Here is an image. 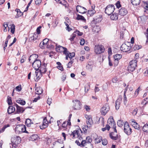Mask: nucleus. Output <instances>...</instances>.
I'll list each match as a JSON object with an SVG mask.
<instances>
[{"label": "nucleus", "instance_id": "obj_52", "mask_svg": "<svg viewBox=\"0 0 148 148\" xmlns=\"http://www.w3.org/2000/svg\"><path fill=\"white\" fill-rule=\"evenodd\" d=\"M90 88V86L88 84H86L85 86V91L87 92Z\"/></svg>", "mask_w": 148, "mask_h": 148}, {"label": "nucleus", "instance_id": "obj_46", "mask_svg": "<svg viewBox=\"0 0 148 148\" xmlns=\"http://www.w3.org/2000/svg\"><path fill=\"white\" fill-rule=\"evenodd\" d=\"M87 69L91 71L92 70L93 66L91 64L88 63L86 66Z\"/></svg>", "mask_w": 148, "mask_h": 148}, {"label": "nucleus", "instance_id": "obj_11", "mask_svg": "<svg viewBox=\"0 0 148 148\" xmlns=\"http://www.w3.org/2000/svg\"><path fill=\"white\" fill-rule=\"evenodd\" d=\"M11 141L13 144L16 145L19 144L21 142V138L18 136H14L12 138Z\"/></svg>", "mask_w": 148, "mask_h": 148}, {"label": "nucleus", "instance_id": "obj_55", "mask_svg": "<svg viewBox=\"0 0 148 148\" xmlns=\"http://www.w3.org/2000/svg\"><path fill=\"white\" fill-rule=\"evenodd\" d=\"M141 48V46H139L138 45H135L133 47V49H134V50H138L140 49Z\"/></svg>", "mask_w": 148, "mask_h": 148}, {"label": "nucleus", "instance_id": "obj_59", "mask_svg": "<svg viewBox=\"0 0 148 148\" xmlns=\"http://www.w3.org/2000/svg\"><path fill=\"white\" fill-rule=\"evenodd\" d=\"M76 34H75V33L74 32L73 34H72L71 36L72 37L70 38V40H71V41H73L74 39V38H75L76 36Z\"/></svg>", "mask_w": 148, "mask_h": 148}, {"label": "nucleus", "instance_id": "obj_4", "mask_svg": "<svg viewBox=\"0 0 148 148\" xmlns=\"http://www.w3.org/2000/svg\"><path fill=\"white\" fill-rule=\"evenodd\" d=\"M114 9V5H109L106 8L105 10V12L108 15H110L113 13Z\"/></svg>", "mask_w": 148, "mask_h": 148}, {"label": "nucleus", "instance_id": "obj_64", "mask_svg": "<svg viewBox=\"0 0 148 148\" xmlns=\"http://www.w3.org/2000/svg\"><path fill=\"white\" fill-rule=\"evenodd\" d=\"M73 62L72 61H71L69 62L67 65V67L69 68H71L72 65V64Z\"/></svg>", "mask_w": 148, "mask_h": 148}, {"label": "nucleus", "instance_id": "obj_16", "mask_svg": "<svg viewBox=\"0 0 148 148\" xmlns=\"http://www.w3.org/2000/svg\"><path fill=\"white\" fill-rule=\"evenodd\" d=\"M130 123L131 125L135 129H138L140 128L139 125L136 122L134 119H131Z\"/></svg>", "mask_w": 148, "mask_h": 148}, {"label": "nucleus", "instance_id": "obj_14", "mask_svg": "<svg viewBox=\"0 0 148 148\" xmlns=\"http://www.w3.org/2000/svg\"><path fill=\"white\" fill-rule=\"evenodd\" d=\"M76 10L77 12L79 13L84 14L86 12V9L82 7L79 5H77L76 7Z\"/></svg>", "mask_w": 148, "mask_h": 148}, {"label": "nucleus", "instance_id": "obj_1", "mask_svg": "<svg viewBox=\"0 0 148 148\" xmlns=\"http://www.w3.org/2000/svg\"><path fill=\"white\" fill-rule=\"evenodd\" d=\"M47 64L44 63L41 66L40 69H39V71H36L35 73L34 79L36 81H38L40 78L42 76V74L46 73L47 75L49 76L50 71L47 70L46 68Z\"/></svg>", "mask_w": 148, "mask_h": 148}, {"label": "nucleus", "instance_id": "obj_58", "mask_svg": "<svg viewBox=\"0 0 148 148\" xmlns=\"http://www.w3.org/2000/svg\"><path fill=\"white\" fill-rule=\"evenodd\" d=\"M148 102V98H147L146 99H145L144 101H142L141 102V104H145L146 105Z\"/></svg>", "mask_w": 148, "mask_h": 148}, {"label": "nucleus", "instance_id": "obj_31", "mask_svg": "<svg viewBox=\"0 0 148 148\" xmlns=\"http://www.w3.org/2000/svg\"><path fill=\"white\" fill-rule=\"evenodd\" d=\"M25 123L27 126L28 127H30L31 124L33 123L32 120L29 119H26Z\"/></svg>", "mask_w": 148, "mask_h": 148}, {"label": "nucleus", "instance_id": "obj_24", "mask_svg": "<svg viewBox=\"0 0 148 148\" xmlns=\"http://www.w3.org/2000/svg\"><path fill=\"white\" fill-rule=\"evenodd\" d=\"M102 20L101 16L100 15H98L96 17L93 18V21L95 23H99Z\"/></svg>", "mask_w": 148, "mask_h": 148}, {"label": "nucleus", "instance_id": "obj_5", "mask_svg": "<svg viewBox=\"0 0 148 148\" xmlns=\"http://www.w3.org/2000/svg\"><path fill=\"white\" fill-rule=\"evenodd\" d=\"M41 61L39 60H35L32 64V66L35 69L38 70V69H40V68L42 65Z\"/></svg>", "mask_w": 148, "mask_h": 148}, {"label": "nucleus", "instance_id": "obj_8", "mask_svg": "<svg viewBox=\"0 0 148 148\" xmlns=\"http://www.w3.org/2000/svg\"><path fill=\"white\" fill-rule=\"evenodd\" d=\"M110 109L109 106L108 104H106L104 105L101 109V114L103 115L106 114L109 111Z\"/></svg>", "mask_w": 148, "mask_h": 148}, {"label": "nucleus", "instance_id": "obj_28", "mask_svg": "<svg viewBox=\"0 0 148 148\" xmlns=\"http://www.w3.org/2000/svg\"><path fill=\"white\" fill-rule=\"evenodd\" d=\"M111 19L113 20H116L118 18V14L117 13L113 14L110 16Z\"/></svg>", "mask_w": 148, "mask_h": 148}, {"label": "nucleus", "instance_id": "obj_18", "mask_svg": "<svg viewBox=\"0 0 148 148\" xmlns=\"http://www.w3.org/2000/svg\"><path fill=\"white\" fill-rule=\"evenodd\" d=\"M122 100V97L121 96H119L118 99L116 101L115 103V107L117 110H118L119 109L121 102Z\"/></svg>", "mask_w": 148, "mask_h": 148}, {"label": "nucleus", "instance_id": "obj_57", "mask_svg": "<svg viewBox=\"0 0 148 148\" xmlns=\"http://www.w3.org/2000/svg\"><path fill=\"white\" fill-rule=\"evenodd\" d=\"M101 141H102V144L103 145H106L108 144V141L106 139L102 140Z\"/></svg>", "mask_w": 148, "mask_h": 148}, {"label": "nucleus", "instance_id": "obj_60", "mask_svg": "<svg viewBox=\"0 0 148 148\" xmlns=\"http://www.w3.org/2000/svg\"><path fill=\"white\" fill-rule=\"evenodd\" d=\"M26 127L25 125H24L23 127L21 128L22 132H23L27 133V132L26 130Z\"/></svg>", "mask_w": 148, "mask_h": 148}, {"label": "nucleus", "instance_id": "obj_15", "mask_svg": "<svg viewBox=\"0 0 148 148\" xmlns=\"http://www.w3.org/2000/svg\"><path fill=\"white\" fill-rule=\"evenodd\" d=\"M48 125V122L47 120L46 117H45L43 120L42 125L40 126L41 129H44L47 127Z\"/></svg>", "mask_w": 148, "mask_h": 148}, {"label": "nucleus", "instance_id": "obj_38", "mask_svg": "<svg viewBox=\"0 0 148 148\" xmlns=\"http://www.w3.org/2000/svg\"><path fill=\"white\" fill-rule=\"evenodd\" d=\"M87 126L90 127L93 124V121L92 119H90L89 120H86V121Z\"/></svg>", "mask_w": 148, "mask_h": 148}, {"label": "nucleus", "instance_id": "obj_7", "mask_svg": "<svg viewBox=\"0 0 148 148\" xmlns=\"http://www.w3.org/2000/svg\"><path fill=\"white\" fill-rule=\"evenodd\" d=\"M131 47L130 46L126 44H123L121 46V50L123 52H127L128 53H130L131 51L130 49Z\"/></svg>", "mask_w": 148, "mask_h": 148}, {"label": "nucleus", "instance_id": "obj_56", "mask_svg": "<svg viewBox=\"0 0 148 148\" xmlns=\"http://www.w3.org/2000/svg\"><path fill=\"white\" fill-rule=\"evenodd\" d=\"M3 26L4 27V29L3 31L4 32H6L7 31L6 28L8 27V24L7 23H4V24L3 25Z\"/></svg>", "mask_w": 148, "mask_h": 148}, {"label": "nucleus", "instance_id": "obj_13", "mask_svg": "<svg viewBox=\"0 0 148 148\" xmlns=\"http://www.w3.org/2000/svg\"><path fill=\"white\" fill-rule=\"evenodd\" d=\"M56 49L57 51L59 52L63 51V53L66 55H67L69 53V52L67 51V49L66 48L61 46H59L56 48Z\"/></svg>", "mask_w": 148, "mask_h": 148}, {"label": "nucleus", "instance_id": "obj_9", "mask_svg": "<svg viewBox=\"0 0 148 148\" xmlns=\"http://www.w3.org/2000/svg\"><path fill=\"white\" fill-rule=\"evenodd\" d=\"M82 133V131L81 129L73 131L70 134L71 136H73V138H76L80 136Z\"/></svg>", "mask_w": 148, "mask_h": 148}, {"label": "nucleus", "instance_id": "obj_42", "mask_svg": "<svg viewBox=\"0 0 148 148\" xmlns=\"http://www.w3.org/2000/svg\"><path fill=\"white\" fill-rule=\"evenodd\" d=\"M76 19L78 20H81L84 22H85L86 21V19L83 16L79 15H77Z\"/></svg>", "mask_w": 148, "mask_h": 148}, {"label": "nucleus", "instance_id": "obj_44", "mask_svg": "<svg viewBox=\"0 0 148 148\" xmlns=\"http://www.w3.org/2000/svg\"><path fill=\"white\" fill-rule=\"evenodd\" d=\"M57 64L58 65L57 66L58 69L61 71H62L63 70V68L61 66V63L59 62H58L57 63Z\"/></svg>", "mask_w": 148, "mask_h": 148}, {"label": "nucleus", "instance_id": "obj_35", "mask_svg": "<svg viewBox=\"0 0 148 148\" xmlns=\"http://www.w3.org/2000/svg\"><path fill=\"white\" fill-rule=\"evenodd\" d=\"M115 133L112 132L110 134V138L113 140H116L118 138V136L116 134V136H114Z\"/></svg>", "mask_w": 148, "mask_h": 148}, {"label": "nucleus", "instance_id": "obj_34", "mask_svg": "<svg viewBox=\"0 0 148 148\" xmlns=\"http://www.w3.org/2000/svg\"><path fill=\"white\" fill-rule=\"evenodd\" d=\"M16 102L23 105H25L26 103V102L25 101L21 99V98H19L18 99L16 100Z\"/></svg>", "mask_w": 148, "mask_h": 148}, {"label": "nucleus", "instance_id": "obj_23", "mask_svg": "<svg viewBox=\"0 0 148 148\" xmlns=\"http://www.w3.org/2000/svg\"><path fill=\"white\" fill-rule=\"evenodd\" d=\"M55 43L54 42H52L51 40H49L48 45H47L46 48H53L54 47Z\"/></svg>", "mask_w": 148, "mask_h": 148}, {"label": "nucleus", "instance_id": "obj_48", "mask_svg": "<svg viewBox=\"0 0 148 148\" xmlns=\"http://www.w3.org/2000/svg\"><path fill=\"white\" fill-rule=\"evenodd\" d=\"M88 127H89V126H88L87 125H84L83 126L82 130H83V131H84V133H87Z\"/></svg>", "mask_w": 148, "mask_h": 148}, {"label": "nucleus", "instance_id": "obj_36", "mask_svg": "<svg viewBox=\"0 0 148 148\" xmlns=\"http://www.w3.org/2000/svg\"><path fill=\"white\" fill-rule=\"evenodd\" d=\"M83 147L85 146V148H93V145L91 143H90L87 144H85L83 145H82Z\"/></svg>", "mask_w": 148, "mask_h": 148}, {"label": "nucleus", "instance_id": "obj_63", "mask_svg": "<svg viewBox=\"0 0 148 148\" xmlns=\"http://www.w3.org/2000/svg\"><path fill=\"white\" fill-rule=\"evenodd\" d=\"M85 42V40L84 39L82 38L81 39L80 42V44L81 45H84Z\"/></svg>", "mask_w": 148, "mask_h": 148}, {"label": "nucleus", "instance_id": "obj_51", "mask_svg": "<svg viewBox=\"0 0 148 148\" xmlns=\"http://www.w3.org/2000/svg\"><path fill=\"white\" fill-rule=\"evenodd\" d=\"M15 29V25L14 24H12L11 27L10 32L13 34L14 33Z\"/></svg>", "mask_w": 148, "mask_h": 148}, {"label": "nucleus", "instance_id": "obj_45", "mask_svg": "<svg viewBox=\"0 0 148 148\" xmlns=\"http://www.w3.org/2000/svg\"><path fill=\"white\" fill-rule=\"evenodd\" d=\"M144 132H148V124H145L142 128Z\"/></svg>", "mask_w": 148, "mask_h": 148}, {"label": "nucleus", "instance_id": "obj_33", "mask_svg": "<svg viewBox=\"0 0 148 148\" xmlns=\"http://www.w3.org/2000/svg\"><path fill=\"white\" fill-rule=\"evenodd\" d=\"M131 3L133 5H139L140 3V0H131Z\"/></svg>", "mask_w": 148, "mask_h": 148}, {"label": "nucleus", "instance_id": "obj_30", "mask_svg": "<svg viewBox=\"0 0 148 148\" xmlns=\"http://www.w3.org/2000/svg\"><path fill=\"white\" fill-rule=\"evenodd\" d=\"M15 11L17 12L16 15L15 16L16 18L21 16L23 14V13L21 12L19 9H16L15 10Z\"/></svg>", "mask_w": 148, "mask_h": 148}, {"label": "nucleus", "instance_id": "obj_61", "mask_svg": "<svg viewBox=\"0 0 148 148\" xmlns=\"http://www.w3.org/2000/svg\"><path fill=\"white\" fill-rule=\"evenodd\" d=\"M41 28L40 26L39 27H38L36 29V32L37 33H35L36 34H37L38 35L40 33V29Z\"/></svg>", "mask_w": 148, "mask_h": 148}, {"label": "nucleus", "instance_id": "obj_25", "mask_svg": "<svg viewBox=\"0 0 148 148\" xmlns=\"http://www.w3.org/2000/svg\"><path fill=\"white\" fill-rule=\"evenodd\" d=\"M71 125V124H69L68 121H65L64 122L62 125V127L64 130H66L67 129L68 126H69Z\"/></svg>", "mask_w": 148, "mask_h": 148}, {"label": "nucleus", "instance_id": "obj_43", "mask_svg": "<svg viewBox=\"0 0 148 148\" xmlns=\"http://www.w3.org/2000/svg\"><path fill=\"white\" fill-rule=\"evenodd\" d=\"M122 57V55L121 54H116L114 56V60H119Z\"/></svg>", "mask_w": 148, "mask_h": 148}, {"label": "nucleus", "instance_id": "obj_62", "mask_svg": "<svg viewBox=\"0 0 148 148\" xmlns=\"http://www.w3.org/2000/svg\"><path fill=\"white\" fill-rule=\"evenodd\" d=\"M84 108L87 111H88L90 110V107L86 105L84 106Z\"/></svg>", "mask_w": 148, "mask_h": 148}, {"label": "nucleus", "instance_id": "obj_20", "mask_svg": "<svg viewBox=\"0 0 148 148\" xmlns=\"http://www.w3.org/2000/svg\"><path fill=\"white\" fill-rule=\"evenodd\" d=\"M108 123L110 126L113 127L116 125L113 118L110 117L108 120Z\"/></svg>", "mask_w": 148, "mask_h": 148}, {"label": "nucleus", "instance_id": "obj_49", "mask_svg": "<svg viewBox=\"0 0 148 148\" xmlns=\"http://www.w3.org/2000/svg\"><path fill=\"white\" fill-rule=\"evenodd\" d=\"M124 122L121 120H118L117 122V125L119 127H121L123 126Z\"/></svg>", "mask_w": 148, "mask_h": 148}, {"label": "nucleus", "instance_id": "obj_37", "mask_svg": "<svg viewBox=\"0 0 148 148\" xmlns=\"http://www.w3.org/2000/svg\"><path fill=\"white\" fill-rule=\"evenodd\" d=\"M38 136L36 134H34L31 136L30 139L31 140L35 141L37 140Z\"/></svg>", "mask_w": 148, "mask_h": 148}, {"label": "nucleus", "instance_id": "obj_27", "mask_svg": "<svg viewBox=\"0 0 148 148\" xmlns=\"http://www.w3.org/2000/svg\"><path fill=\"white\" fill-rule=\"evenodd\" d=\"M15 110V108L13 106H10L8 110V112L9 114H10L14 112Z\"/></svg>", "mask_w": 148, "mask_h": 148}, {"label": "nucleus", "instance_id": "obj_39", "mask_svg": "<svg viewBox=\"0 0 148 148\" xmlns=\"http://www.w3.org/2000/svg\"><path fill=\"white\" fill-rule=\"evenodd\" d=\"M127 99L126 95H124V98L123 99V102L124 105L126 106L127 107L128 105V103L127 102Z\"/></svg>", "mask_w": 148, "mask_h": 148}, {"label": "nucleus", "instance_id": "obj_21", "mask_svg": "<svg viewBox=\"0 0 148 148\" xmlns=\"http://www.w3.org/2000/svg\"><path fill=\"white\" fill-rule=\"evenodd\" d=\"M92 140L91 138L89 136H88L86 137V140H83L82 141V145H83L85 144L89 143H91Z\"/></svg>", "mask_w": 148, "mask_h": 148}, {"label": "nucleus", "instance_id": "obj_29", "mask_svg": "<svg viewBox=\"0 0 148 148\" xmlns=\"http://www.w3.org/2000/svg\"><path fill=\"white\" fill-rule=\"evenodd\" d=\"M42 92V90L41 88L40 87H37L35 89V93L36 94H41Z\"/></svg>", "mask_w": 148, "mask_h": 148}, {"label": "nucleus", "instance_id": "obj_12", "mask_svg": "<svg viewBox=\"0 0 148 148\" xmlns=\"http://www.w3.org/2000/svg\"><path fill=\"white\" fill-rule=\"evenodd\" d=\"M49 40L47 38H46L44 39L40 44V46L42 49L46 48L47 45H48V43Z\"/></svg>", "mask_w": 148, "mask_h": 148}, {"label": "nucleus", "instance_id": "obj_40", "mask_svg": "<svg viewBox=\"0 0 148 148\" xmlns=\"http://www.w3.org/2000/svg\"><path fill=\"white\" fill-rule=\"evenodd\" d=\"M88 15L91 16L95 13V11L94 10H89L88 12Z\"/></svg>", "mask_w": 148, "mask_h": 148}, {"label": "nucleus", "instance_id": "obj_17", "mask_svg": "<svg viewBox=\"0 0 148 148\" xmlns=\"http://www.w3.org/2000/svg\"><path fill=\"white\" fill-rule=\"evenodd\" d=\"M127 13V10L124 8H122L119 10V14L122 16L125 15Z\"/></svg>", "mask_w": 148, "mask_h": 148}, {"label": "nucleus", "instance_id": "obj_54", "mask_svg": "<svg viewBox=\"0 0 148 148\" xmlns=\"http://www.w3.org/2000/svg\"><path fill=\"white\" fill-rule=\"evenodd\" d=\"M64 23L66 26V28H67L66 29L67 30H68L69 31H70L71 30V29L69 27V25L68 24V23H69V21H67V22H64Z\"/></svg>", "mask_w": 148, "mask_h": 148}, {"label": "nucleus", "instance_id": "obj_10", "mask_svg": "<svg viewBox=\"0 0 148 148\" xmlns=\"http://www.w3.org/2000/svg\"><path fill=\"white\" fill-rule=\"evenodd\" d=\"M74 105L73 106V108L75 110H79L81 109V106L80 101L77 100H75L73 101Z\"/></svg>", "mask_w": 148, "mask_h": 148}, {"label": "nucleus", "instance_id": "obj_6", "mask_svg": "<svg viewBox=\"0 0 148 148\" xmlns=\"http://www.w3.org/2000/svg\"><path fill=\"white\" fill-rule=\"evenodd\" d=\"M124 132L127 135H130L132 133L131 129L130 127L127 122H125L124 124Z\"/></svg>", "mask_w": 148, "mask_h": 148}, {"label": "nucleus", "instance_id": "obj_41", "mask_svg": "<svg viewBox=\"0 0 148 148\" xmlns=\"http://www.w3.org/2000/svg\"><path fill=\"white\" fill-rule=\"evenodd\" d=\"M59 1L60 4L63 5H64L65 7H66L67 6V3L65 0H60V1Z\"/></svg>", "mask_w": 148, "mask_h": 148}, {"label": "nucleus", "instance_id": "obj_26", "mask_svg": "<svg viewBox=\"0 0 148 148\" xmlns=\"http://www.w3.org/2000/svg\"><path fill=\"white\" fill-rule=\"evenodd\" d=\"M102 138L100 136H97V137L95 139V143L98 144L100 143L102 140Z\"/></svg>", "mask_w": 148, "mask_h": 148}, {"label": "nucleus", "instance_id": "obj_19", "mask_svg": "<svg viewBox=\"0 0 148 148\" xmlns=\"http://www.w3.org/2000/svg\"><path fill=\"white\" fill-rule=\"evenodd\" d=\"M38 57V56L37 55L35 54H33L31 55L29 57V61L30 62H31L33 63V62H34L36 60H37V59Z\"/></svg>", "mask_w": 148, "mask_h": 148}, {"label": "nucleus", "instance_id": "obj_47", "mask_svg": "<svg viewBox=\"0 0 148 148\" xmlns=\"http://www.w3.org/2000/svg\"><path fill=\"white\" fill-rule=\"evenodd\" d=\"M38 37V35L37 34L34 33L32 36L31 37V40L34 41L36 40Z\"/></svg>", "mask_w": 148, "mask_h": 148}, {"label": "nucleus", "instance_id": "obj_50", "mask_svg": "<svg viewBox=\"0 0 148 148\" xmlns=\"http://www.w3.org/2000/svg\"><path fill=\"white\" fill-rule=\"evenodd\" d=\"M7 102L9 105H11L12 104L11 97L8 96L7 97Z\"/></svg>", "mask_w": 148, "mask_h": 148}, {"label": "nucleus", "instance_id": "obj_2", "mask_svg": "<svg viewBox=\"0 0 148 148\" xmlns=\"http://www.w3.org/2000/svg\"><path fill=\"white\" fill-rule=\"evenodd\" d=\"M137 61L135 60L130 61L128 67V70L132 72L134 71L137 66Z\"/></svg>", "mask_w": 148, "mask_h": 148}, {"label": "nucleus", "instance_id": "obj_22", "mask_svg": "<svg viewBox=\"0 0 148 148\" xmlns=\"http://www.w3.org/2000/svg\"><path fill=\"white\" fill-rule=\"evenodd\" d=\"M15 106L16 108V112L18 114L22 113L25 110L23 108L19 106L17 104H15Z\"/></svg>", "mask_w": 148, "mask_h": 148}, {"label": "nucleus", "instance_id": "obj_32", "mask_svg": "<svg viewBox=\"0 0 148 148\" xmlns=\"http://www.w3.org/2000/svg\"><path fill=\"white\" fill-rule=\"evenodd\" d=\"M10 124L5 125L1 129H0V134L3 132L6 128L10 127Z\"/></svg>", "mask_w": 148, "mask_h": 148}, {"label": "nucleus", "instance_id": "obj_3", "mask_svg": "<svg viewBox=\"0 0 148 148\" xmlns=\"http://www.w3.org/2000/svg\"><path fill=\"white\" fill-rule=\"evenodd\" d=\"M95 52L96 54H99L103 53L105 51V48L101 45H96L94 47Z\"/></svg>", "mask_w": 148, "mask_h": 148}, {"label": "nucleus", "instance_id": "obj_53", "mask_svg": "<svg viewBox=\"0 0 148 148\" xmlns=\"http://www.w3.org/2000/svg\"><path fill=\"white\" fill-rule=\"evenodd\" d=\"M75 56V53L74 52L69 53L68 55L69 57L71 59L72 58L74 57Z\"/></svg>", "mask_w": 148, "mask_h": 148}]
</instances>
